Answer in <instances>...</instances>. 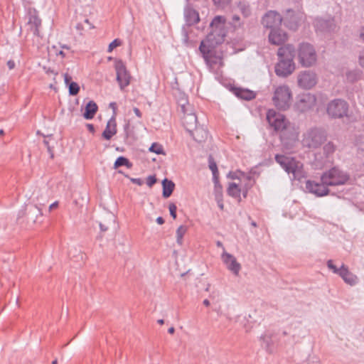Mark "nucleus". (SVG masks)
Segmentation results:
<instances>
[{
    "label": "nucleus",
    "instance_id": "33",
    "mask_svg": "<svg viewBox=\"0 0 364 364\" xmlns=\"http://www.w3.org/2000/svg\"><path fill=\"white\" fill-rule=\"evenodd\" d=\"M122 41L119 38H116L112 42H111L109 43V46H108L107 51L109 53H111L114 48L122 46Z\"/></svg>",
    "mask_w": 364,
    "mask_h": 364
},
{
    "label": "nucleus",
    "instance_id": "10",
    "mask_svg": "<svg viewBox=\"0 0 364 364\" xmlns=\"http://www.w3.org/2000/svg\"><path fill=\"white\" fill-rule=\"evenodd\" d=\"M267 119L269 125L276 131H283L287 127V122L284 116L274 109H269L267 112Z\"/></svg>",
    "mask_w": 364,
    "mask_h": 364
},
{
    "label": "nucleus",
    "instance_id": "52",
    "mask_svg": "<svg viewBox=\"0 0 364 364\" xmlns=\"http://www.w3.org/2000/svg\"><path fill=\"white\" fill-rule=\"evenodd\" d=\"M203 304H204L205 306H210V301H209L208 299H205V300L203 301Z\"/></svg>",
    "mask_w": 364,
    "mask_h": 364
},
{
    "label": "nucleus",
    "instance_id": "5",
    "mask_svg": "<svg viewBox=\"0 0 364 364\" xmlns=\"http://www.w3.org/2000/svg\"><path fill=\"white\" fill-rule=\"evenodd\" d=\"M272 102L279 109H288L292 102V92L290 87L286 85L276 87L273 92Z\"/></svg>",
    "mask_w": 364,
    "mask_h": 364
},
{
    "label": "nucleus",
    "instance_id": "26",
    "mask_svg": "<svg viewBox=\"0 0 364 364\" xmlns=\"http://www.w3.org/2000/svg\"><path fill=\"white\" fill-rule=\"evenodd\" d=\"M187 21L190 24L197 23L200 21L199 14L196 11H189L187 14Z\"/></svg>",
    "mask_w": 364,
    "mask_h": 364
},
{
    "label": "nucleus",
    "instance_id": "27",
    "mask_svg": "<svg viewBox=\"0 0 364 364\" xmlns=\"http://www.w3.org/2000/svg\"><path fill=\"white\" fill-rule=\"evenodd\" d=\"M149 151L155 153L156 154H166L163 146L159 143H153L150 148L149 149Z\"/></svg>",
    "mask_w": 364,
    "mask_h": 364
},
{
    "label": "nucleus",
    "instance_id": "14",
    "mask_svg": "<svg viewBox=\"0 0 364 364\" xmlns=\"http://www.w3.org/2000/svg\"><path fill=\"white\" fill-rule=\"evenodd\" d=\"M328 186L329 185L326 184V183H323V181L321 183H318L314 181H308L306 182V188L309 192L315 194L317 196L321 197L328 194Z\"/></svg>",
    "mask_w": 364,
    "mask_h": 364
},
{
    "label": "nucleus",
    "instance_id": "7",
    "mask_svg": "<svg viewBox=\"0 0 364 364\" xmlns=\"http://www.w3.org/2000/svg\"><path fill=\"white\" fill-rule=\"evenodd\" d=\"M348 180V174L337 167L326 171L321 176V181L329 186L343 185Z\"/></svg>",
    "mask_w": 364,
    "mask_h": 364
},
{
    "label": "nucleus",
    "instance_id": "54",
    "mask_svg": "<svg viewBox=\"0 0 364 364\" xmlns=\"http://www.w3.org/2000/svg\"><path fill=\"white\" fill-rule=\"evenodd\" d=\"M58 55H60L62 58L65 57V53L62 50L59 51Z\"/></svg>",
    "mask_w": 364,
    "mask_h": 364
},
{
    "label": "nucleus",
    "instance_id": "37",
    "mask_svg": "<svg viewBox=\"0 0 364 364\" xmlns=\"http://www.w3.org/2000/svg\"><path fill=\"white\" fill-rule=\"evenodd\" d=\"M328 267L329 269H331L334 273L339 274L340 269L336 268V267L333 264V262L331 260H329L328 262Z\"/></svg>",
    "mask_w": 364,
    "mask_h": 364
},
{
    "label": "nucleus",
    "instance_id": "45",
    "mask_svg": "<svg viewBox=\"0 0 364 364\" xmlns=\"http://www.w3.org/2000/svg\"><path fill=\"white\" fill-rule=\"evenodd\" d=\"M215 200H217L218 205L219 206L220 210H223L224 209V204H223V198H221V199H215Z\"/></svg>",
    "mask_w": 364,
    "mask_h": 364
},
{
    "label": "nucleus",
    "instance_id": "28",
    "mask_svg": "<svg viewBox=\"0 0 364 364\" xmlns=\"http://www.w3.org/2000/svg\"><path fill=\"white\" fill-rule=\"evenodd\" d=\"M214 183H215L214 191H215V199H221V198H223V187L219 183L218 178H216V180H214Z\"/></svg>",
    "mask_w": 364,
    "mask_h": 364
},
{
    "label": "nucleus",
    "instance_id": "3",
    "mask_svg": "<svg viewBox=\"0 0 364 364\" xmlns=\"http://www.w3.org/2000/svg\"><path fill=\"white\" fill-rule=\"evenodd\" d=\"M211 31L202 42L219 44L224 41L226 35V19L222 16H215L210 23Z\"/></svg>",
    "mask_w": 364,
    "mask_h": 364
},
{
    "label": "nucleus",
    "instance_id": "6",
    "mask_svg": "<svg viewBox=\"0 0 364 364\" xmlns=\"http://www.w3.org/2000/svg\"><path fill=\"white\" fill-rule=\"evenodd\" d=\"M276 161L287 173H291L294 178L300 180L305 177L303 165L299 161H296L293 158L283 155L276 156Z\"/></svg>",
    "mask_w": 364,
    "mask_h": 364
},
{
    "label": "nucleus",
    "instance_id": "38",
    "mask_svg": "<svg viewBox=\"0 0 364 364\" xmlns=\"http://www.w3.org/2000/svg\"><path fill=\"white\" fill-rule=\"evenodd\" d=\"M63 77H64V82H65V85H68V86H69V84H70V82H71V80H72V77H71V76H70V75H69L68 73H65V74L63 75Z\"/></svg>",
    "mask_w": 364,
    "mask_h": 364
},
{
    "label": "nucleus",
    "instance_id": "21",
    "mask_svg": "<svg viewBox=\"0 0 364 364\" xmlns=\"http://www.w3.org/2000/svg\"><path fill=\"white\" fill-rule=\"evenodd\" d=\"M98 107L94 101H90L85 106L83 117L86 119H92L97 113Z\"/></svg>",
    "mask_w": 364,
    "mask_h": 364
},
{
    "label": "nucleus",
    "instance_id": "55",
    "mask_svg": "<svg viewBox=\"0 0 364 364\" xmlns=\"http://www.w3.org/2000/svg\"><path fill=\"white\" fill-rule=\"evenodd\" d=\"M158 323L161 325L164 324V320L163 319H160L158 321Z\"/></svg>",
    "mask_w": 364,
    "mask_h": 364
},
{
    "label": "nucleus",
    "instance_id": "56",
    "mask_svg": "<svg viewBox=\"0 0 364 364\" xmlns=\"http://www.w3.org/2000/svg\"><path fill=\"white\" fill-rule=\"evenodd\" d=\"M52 364H58V361L56 360H55L52 362Z\"/></svg>",
    "mask_w": 364,
    "mask_h": 364
},
{
    "label": "nucleus",
    "instance_id": "9",
    "mask_svg": "<svg viewBox=\"0 0 364 364\" xmlns=\"http://www.w3.org/2000/svg\"><path fill=\"white\" fill-rule=\"evenodd\" d=\"M348 110V104L343 100H333L327 107V113L332 118L347 117Z\"/></svg>",
    "mask_w": 364,
    "mask_h": 364
},
{
    "label": "nucleus",
    "instance_id": "32",
    "mask_svg": "<svg viewBox=\"0 0 364 364\" xmlns=\"http://www.w3.org/2000/svg\"><path fill=\"white\" fill-rule=\"evenodd\" d=\"M209 168L213 174L214 180H216V178H218V167L216 163L212 159L209 161Z\"/></svg>",
    "mask_w": 364,
    "mask_h": 364
},
{
    "label": "nucleus",
    "instance_id": "41",
    "mask_svg": "<svg viewBox=\"0 0 364 364\" xmlns=\"http://www.w3.org/2000/svg\"><path fill=\"white\" fill-rule=\"evenodd\" d=\"M131 181L138 186H141L143 184V181L140 178H131Z\"/></svg>",
    "mask_w": 364,
    "mask_h": 364
},
{
    "label": "nucleus",
    "instance_id": "16",
    "mask_svg": "<svg viewBox=\"0 0 364 364\" xmlns=\"http://www.w3.org/2000/svg\"><path fill=\"white\" fill-rule=\"evenodd\" d=\"M288 39L287 34L281 29H272L269 34V41L271 44L279 46Z\"/></svg>",
    "mask_w": 364,
    "mask_h": 364
},
{
    "label": "nucleus",
    "instance_id": "31",
    "mask_svg": "<svg viewBox=\"0 0 364 364\" xmlns=\"http://www.w3.org/2000/svg\"><path fill=\"white\" fill-rule=\"evenodd\" d=\"M323 150L327 155H329L335 151L336 146L332 142H328L323 146Z\"/></svg>",
    "mask_w": 364,
    "mask_h": 364
},
{
    "label": "nucleus",
    "instance_id": "11",
    "mask_svg": "<svg viewBox=\"0 0 364 364\" xmlns=\"http://www.w3.org/2000/svg\"><path fill=\"white\" fill-rule=\"evenodd\" d=\"M115 70L117 80L121 90H123L129 85L132 77L122 60H118L115 63Z\"/></svg>",
    "mask_w": 364,
    "mask_h": 364
},
{
    "label": "nucleus",
    "instance_id": "43",
    "mask_svg": "<svg viewBox=\"0 0 364 364\" xmlns=\"http://www.w3.org/2000/svg\"><path fill=\"white\" fill-rule=\"evenodd\" d=\"M109 107L112 109L114 114L113 116L115 117L116 115V111H117V105L115 102H112L109 104Z\"/></svg>",
    "mask_w": 364,
    "mask_h": 364
},
{
    "label": "nucleus",
    "instance_id": "18",
    "mask_svg": "<svg viewBox=\"0 0 364 364\" xmlns=\"http://www.w3.org/2000/svg\"><path fill=\"white\" fill-rule=\"evenodd\" d=\"M116 117L112 116L107 122L106 127L102 132V137L106 140H110L117 134Z\"/></svg>",
    "mask_w": 364,
    "mask_h": 364
},
{
    "label": "nucleus",
    "instance_id": "34",
    "mask_svg": "<svg viewBox=\"0 0 364 364\" xmlns=\"http://www.w3.org/2000/svg\"><path fill=\"white\" fill-rule=\"evenodd\" d=\"M346 77L348 82H353L359 78L360 74L356 71H352L349 72Z\"/></svg>",
    "mask_w": 364,
    "mask_h": 364
},
{
    "label": "nucleus",
    "instance_id": "20",
    "mask_svg": "<svg viewBox=\"0 0 364 364\" xmlns=\"http://www.w3.org/2000/svg\"><path fill=\"white\" fill-rule=\"evenodd\" d=\"M339 275L343 278L346 283L350 285H354L357 283L358 278L355 275L350 272L347 267L343 265L340 268Z\"/></svg>",
    "mask_w": 364,
    "mask_h": 364
},
{
    "label": "nucleus",
    "instance_id": "4",
    "mask_svg": "<svg viewBox=\"0 0 364 364\" xmlns=\"http://www.w3.org/2000/svg\"><path fill=\"white\" fill-rule=\"evenodd\" d=\"M296 55L298 62L301 67L310 68L316 63V51L314 47L309 43H301L298 46Z\"/></svg>",
    "mask_w": 364,
    "mask_h": 364
},
{
    "label": "nucleus",
    "instance_id": "49",
    "mask_svg": "<svg viewBox=\"0 0 364 364\" xmlns=\"http://www.w3.org/2000/svg\"><path fill=\"white\" fill-rule=\"evenodd\" d=\"M156 222H157L158 224L162 225V224H164V219L161 217H159V218H156Z\"/></svg>",
    "mask_w": 364,
    "mask_h": 364
},
{
    "label": "nucleus",
    "instance_id": "53",
    "mask_svg": "<svg viewBox=\"0 0 364 364\" xmlns=\"http://www.w3.org/2000/svg\"><path fill=\"white\" fill-rule=\"evenodd\" d=\"M232 20L235 22H237L240 20V17L238 16H234Z\"/></svg>",
    "mask_w": 364,
    "mask_h": 364
},
{
    "label": "nucleus",
    "instance_id": "12",
    "mask_svg": "<svg viewBox=\"0 0 364 364\" xmlns=\"http://www.w3.org/2000/svg\"><path fill=\"white\" fill-rule=\"evenodd\" d=\"M325 139L324 134L317 129L311 130L305 134L303 139L304 146L309 148H316Z\"/></svg>",
    "mask_w": 364,
    "mask_h": 364
},
{
    "label": "nucleus",
    "instance_id": "13",
    "mask_svg": "<svg viewBox=\"0 0 364 364\" xmlns=\"http://www.w3.org/2000/svg\"><path fill=\"white\" fill-rule=\"evenodd\" d=\"M298 85L305 90L314 87L317 83L316 75L311 71H303L297 75Z\"/></svg>",
    "mask_w": 364,
    "mask_h": 364
},
{
    "label": "nucleus",
    "instance_id": "17",
    "mask_svg": "<svg viewBox=\"0 0 364 364\" xmlns=\"http://www.w3.org/2000/svg\"><path fill=\"white\" fill-rule=\"evenodd\" d=\"M222 259L230 271L232 272L235 274H238L241 269V266L240 263L237 262V259L234 256L229 253L224 252L222 255Z\"/></svg>",
    "mask_w": 364,
    "mask_h": 364
},
{
    "label": "nucleus",
    "instance_id": "39",
    "mask_svg": "<svg viewBox=\"0 0 364 364\" xmlns=\"http://www.w3.org/2000/svg\"><path fill=\"white\" fill-rule=\"evenodd\" d=\"M359 63L364 68V50L361 51L359 55Z\"/></svg>",
    "mask_w": 364,
    "mask_h": 364
},
{
    "label": "nucleus",
    "instance_id": "15",
    "mask_svg": "<svg viewBox=\"0 0 364 364\" xmlns=\"http://www.w3.org/2000/svg\"><path fill=\"white\" fill-rule=\"evenodd\" d=\"M262 23L267 28L277 29L282 24V18L277 12L269 11L264 16Z\"/></svg>",
    "mask_w": 364,
    "mask_h": 364
},
{
    "label": "nucleus",
    "instance_id": "24",
    "mask_svg": "<svg viewBox=\"0 0 364 364\" xmlns=\"http://www.w3.org/2000/svg\"><path fill=\"white\" fill-rule=\"evenodd\" d=\"M163 185V196L165 198L169 197L174 188V183L167 179H164L162 183Z\"/></svg>",
    "mask_w": 364,
    "mask_h": 364
},
{
    "label": "nucleus",
    "instance_id": "2",
    "mask_svg": "<svg viewBox=\"0 0 364 364\" xmlns=\"http://www.w3.org/2000/svg\"><path fill=\"white\" fill-rule=\"evenodd\" d=\"M277 55L279 61L275 65V73L278 76L287 77L291 75L296 68L293 60L294 56V47L287 44L279 48Z\"/></svg>",
    "mask_w": 364,
    "mask_h": 364
},
{
    "label": "nucleus",
    "instance_id": "48",
    "mask_svg": "<svg viewBox=\"0 0 364 364\" xmlns=\"http://www.w3.org/2000/svg\"><path fill=\"white\" fill-rule=\"evenodd\" d=\"M230 0H213L215 4H219L221 3H228Z\"/></svg>",
    "mask_w": 364,
    "mask_h": 364
},
{
    "label": "nucleus",
    "instance_id": "51",
    "mask_svg": "<svg viewBox=\"0 0 364 364\" xmlns=\"http://www.w3.org/2000/svg\"><path fill=\"white\" fill-rule=\"evenodd\" d=\"M168 331L170 334H173L175 332V328L173 327H171L168 328Z\"/></svg>",
    "mask_w": 364,
    "mask_h": 364
},
{
    "label": "nucleus",
    "instance_id": "57",
    "mask_svg": "<svg viewBox=\"0 0 364 364\" xmlns=\"http://www.w3.org/2000/svg\"><path fill=\"white\" fill-rule=\"evenodd\" d=\"M3 134H4V131L3 130H0V135H1Z\"/></svg>",
    "mask_w": 364,
    "mask_h": 364
},
{
    "label": "nucleus",
    "instance_id": "8",
    "mask_svg": "<svg viewBox=\"0 0 364 364\" xmlns=\"http://www.w3.org/2000/svg\"><path fill=\"white\" fill-rule=\"evenodd\" d=\"M215 45V44L206 42H201L200 46V50L203 54L205 60L212 70H215L223 66L222 56L215 55L212 53L210 48L213 47Z\"/></svg>",
    "mask_w": 364,
    "mask_h": 364
},
{
    "label": "nucleus",
    "instance_id": "19",
    "mask_svg": "<svg viewBox=\"0 0 364 364\" xmlns=\"http://www.w3.org/2000/svg\"><path fill=\"white\" fill-rule=\"evenodd\" d=\"M315 103V97L310 94H306L303 95L297 102V107L301 111L304 112L313 107Z\"/></svg>",
    "mask_w": 364,
    "mask_h": 364
},
{
    "label": "nucleus",
    "instance_id": "1",
    "mask_svg": "<svg viewBox=\"0 0 364 364\" xmlns=\"http://www.w3.org/2000/svg\"><path fill=\"white\" fill-rule=\"evenodd\" d=\"M228 177L233 181L228 185V194L237 201H241V195L246 198L249 190L253 186L251 176L240 171H235L229 172Z\"/></svg>",
    "mask_w": 364,
    "mask_h": 364
},
{
    "label": "nucleus",
    "instance_id": "40",
    "mask_svg": "<svg viewBox=\"0 0 364 364\" xmlns=\"http://www.w3.org/2000/svg\"><path fill=\"white\" fill-rule=\"evenodd\" d=\"M188 119L193 124H195L196 122V117L193 114H188L185 119Z\"/></svg>",
    "mask_w": 364,
    "mask_h": 364
},
{
    "label": "nucleus",
    "instance_id": "35",
    "mask_svg": "<svg viewBox=\"0 0 364 364\" xmlns=\"http://www.w3.org/2000/svg\"><path fill=\"white\" fill-rule=\"evenodd\" d=\"M168 210L171 215L175 220L176 218V210L177 207L174 203H170L168 205Z\"/></svg>",
    "mask_w": 364,
    "mask_h": 364
},
{
    "label": "nucleus",
    "instance_id": "58",
    "mask_svg": "<svg viewBox=\"0 0 364 364\" xmlns=\"http://www.w3.org/2000/svg\"><path fill=\"white\" fill-rule=\"evenodd\" d=\"M290 28H291V29H295V28H296V27H294V26H290Z\"/></svg>",
    "mask_w": 364,
    "mask_h": 364
},
{
    "label": "nucleus",
    "instance_id": "30",
    "mask_svg": "<svg viewBox=\"0 0 364 364\" xmlns=\"http://www.w3.org/2000/svg\"><path fill=\"white\" fill-rule=\"evenodd\" d=\"M69 94L70 95H76L80 91V86L77 82H70L68 86Z\"/></svg>",
    "mask_w": 364,
    "mask_h": 364
},
{
    "label": "nucleus",
    "instance_id": "25",
    "mask_svg": "<svg viewBox=\"0 0 364 364\" xmlns=\"http://www.w3.org/2000/svg\"><path fill=\"white\" fill-rule=\"evenodd\" d=\"M188 228L185 225H180L176 232V242L178 245L181 246L183 242V236L186 235Z\"/></svg>",
    "mask_w": 364,
    "mask_h": 364
},
{
    "label": "nucleus",
    "instance_id": "46",
    "mask_svg": "<svg viewBox=\"0 0 364 364\" xmlns=\"http://www.w3.org/2000/svg\"><path fill=\"white\" fill-rule=\"evenodd\" d=\"M58 206V203L56 201V202H54L53 203H52L50 206H49V210L51 211L53 209H55V208H57Z\"/></svg>",
    "mask_w": 364,
    "mask_h": 364
},
{
    "label": "nucleus",
    "instance_id": "47",
    "mask_svg": "<svg viewBox=\"0 0 364 364\" xmlns=\"http://www.w3.org/2000/svg\"><path fill=\"white\" fill-rule=\"evenodd\" d=\"M86 127L90 132L93 133L95 132L94 126L92 124H87Z\"/></svg>",
    "mask_w": 364,
    "mask_h": 364
},
{
    "label": "nucleus",
    "instance_id": "22",
    "mask_svg": "<svg viewBox=\"0 0 364 364\" xmlns=\"http://www.w3.org/2000/svg\"><path fill=\"white\" fill-rule=\"evenodd\" d=\"M193 138L198 142L205 141L208 136V132L203 128H196L191 132Z\"/></svg>",
    "mask_w": 364,
    "mask_h": 364
},
{
    "label": "nucleus",
    "instance_id": "29",
    "mask_svg": "<svg viewBox=\"0 0 364 364\" xmlns=\"http://www.w3.org/2000/svg\"><path fill=\"white\" fill-rule=\"evenodd\" d=\"M125 166L129 167V162L127 159L123 156H119L117 159V160L114 162V168H117L119 166Z\"/></svg>",
    "mask_w": 364,
    "mask_h": 364
},
{
    "label": "nucleus",
    "instance_id": "23",
    "mask_svg": "<svg viewBox=\"0 0 364 364\" xmlns=\"http://www.w3.org/2000/svg\"><path fill=\"white\" fill-rule=\"evenodd\" d=\"M235 94L238 97L246 100H250L255 97V93L253 91L245 89H236Z\"/></svg>",
    "mask_w": 364,
    "mask_h": 364
},
{
    "label": "nucleus",
    "instance_id": "44",
    "mask_svg": "<svg viewBox=\"0 0 364 364\" xmlns=\"http://www.w3.org/2000/svg\"><path fill=\"white\" fill-rule=\"evenodd\" d=\"M133 111L134 112V114L139 117V118H141V116H142V114L141 112V111L137 108V107H134L133 109Z\"/></svg>",
    "mask_w": 364,
    "mask_h": 364
},
{
    "label": "nucleus",
    "instance_id": "36",
    "mask_svg": "<svg viewBox=\"0 0 364 364\" xmlns=\"http://www.w3.org/2000/svg\"><path fill=\"white\" fill-rule=\"evenodd\" d=\"M156 182V179L155 178L154 176H149L147 178H146V184L149 186V187H151Z\"/></svg>",
    "mask_w": 364,
    "mask_h": 364
},
{
    "label": "nucleus",
    "instance_id": "50",
    "mask_svg": "<svg viewBox=\"0 0 364 364\" xmlns=\"http://www.w3.org/2000/svg\"><path fill=\"white\" fill-rule=\"evenodd\" d=\"M360 36L364 41V27L360 30Z\"/></svg>",
    "mask_w": 364,
    "mask_h": 364
},
{
    "label": "nucleus",
    "instance_id": "42",
    "mask_svg": "<svg viewBox=\"0 0 364 364\" xmlns=\"http://www.w3.org/2000/svg\"><path fill=\"white\" fill-rule=\"evenodd\" d=\"M7 66L9 67V68L10 70H12L15 68V63L13 60H9L8 62H7Z\"/></svg>",
    "mask_w": 364,
    "mask_h": 364
}]
</instances>
